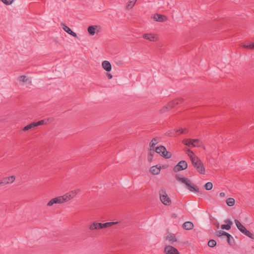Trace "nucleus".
Instances as JSON below:
<instances>
[{
    "mask_svg": "<svg viewBox=\"0 0 254 254\" xmlns=\"http://www.w3.org/2000/svg\"><path fill=\"white\" fill-rule=\"evenodd\" d=\"M118 223V222H108L105 223H102L94 222L89 226V229L91 231L102 229L112 227Z\"/></svg>",
    "mask_w": 254,
    "mask_h": 254,
    "instance_id": "7ed1b4c3",
    "label": "nucleus"
},
{
    "mask_svg": "<svg viewBox=\"0 0 254 254\" xmlns=\"http://www.w3.org/2000/svg\"><path fill=\"white\" fill-rule=\"evenodd\" d=\"M164 253L165 254H180L179 252L176 248L170 245L165 246Z\"/></svg>",
    "mask_w": 254,
    "mask_h": 254,
    "instance_id": "9b49d317",
    "label": "nucleus"
},
{
    "mask_svg": "<svg viewBox=\"0 0 254 254\" xmlns=\"http://www.w3.org/2000/svg\"><path fill=\"white\" fill-rule=\"evenodd\" d=\"M184 101V99L182 98L175 99L170 102H169L168 104H169V108L171 109L175 107L176 106L180 105L182 104Z\"/></svg>",
    "mask_w": 254,
    "mask_h": 254,
    "instance_id": "f8f14e48",
    "label": "nucleus"
},
{
    "mask_svg": "<svg viewBox=\"0 0 254 254\" xmlns=\"http://www.w3.org/2000/svg\"><path fill=\"white\" fill-rule=\"evenodd\" d=\"M102 65L103 68L107 72H110L111 70L112 65L109 61H103L102 62Z\"/></svg>",
    "mask_w": 254,
    "mask_h": 254,
    "instance_id": "f3484780",
    "label": "nucleus"
},
{
    "mask_svg": "<svg viewBox=\"0 0 254 254\" xmlns=\"http://www.w3.org/2000/svg\"><path fill=\"white\" fill-rule=\"evenodd\" d=\"M66 196H60L52 198L48 202L47 206H51L54 204L62 203L64 202H65L66 200Z\"/></svg>",
    "mask_w": 254,
    "mask_h": 254,
    "instance_id": "423d86ee",
    "label": "nucleus"
},
{
    "mask_svg": "<svg viewBox=\"0 0 254 254\" xmlns=\"http://www.w3.org/2000/svg\"><path fill=\"white\" fill-rule=\"evenodd\" d=\"M18 80L20 82H25L28 80V78L25 75H21L19 76Z\"/></svg>",
    "mask_w": 254,
    "mask_h": 254,
    "instance_id": "f704fd0d",
    "label": "nucleus"
},
{
    "mask_svg": "<svg viewBox=\"0 0 254 254\" xmlns=\"http://www.w3.org/2000/svg\"><path fill=\"white\" fill-rule=\"evenodd\" d=\"M165 150V147L163 145H160L159 146L155 148V151L160 155V154H162L163 152L164 153V150Z\"/></svg>",
    "mask_w": 254,
    "mask_h": 254,
    "instance_id": "a878e982",
    "label": "nucleus"
},
{
    "mask_svg": "<svg viewBox=\"0 0 254 254\" xmlns=\"http://www.w3.org/2000/svg\"><path fill=\"white\" fill-rule=\"evenodd\" d=\"M61 25L62 26V28L64 29V30L67 32L68 34L74 37H77V34L75 32L72 31L71 30V29L68 26H67L65 24H64V23H62Z\"/></svg>",
    "mask_w": 254,
    "mask_h": 254,
    "instance_id": "ddd939ff",
    "label": "nucleus"
},
{
    "mask_svg": "<svg viewBox=\"0 0 254 254\" xmlns=\"http://www.w3.org/2000/svg\"><path fill=\"white\" fill-rule=\"evenodd\" d=\"M46 124V121L45 120H41L37 122H32L28 125L25 126L22 130L24 131L28 130L29 129H32L35 127H37L39 126L44 125Z\"/></svg>",
    "mask_w": 254,
    "mask_h": 254,
    "instance_id": "39448f33",
    "label": "nucleus"
},
{
    "mask_svg": "<svg viewBox=\"0 0 254 254\" xmlns=\"http://www.w3.org/2000/svg\"><path fill=\"white\" fill-rule=\"evenodd\" d=\"M183 227L184 229L190 230L193 228V224L190 221H187L183 224Z\"/></svg>",
    "mask_w": 254,
    "mask_h": 254,
    "instance_id": "aec40b11",
    "label": "nucleus"
},
{
    "mask_svg": "<svg viewBox=\"0 0 254 254\" xmlns=\"http://www.w3.org/2000/svg\"><path fill=\"white\" fill-rule=\"evenodd\" d=\"M100 32V30H97V31H96V32H97V33H98V32Z\"/></svg>",
    "mask_w": 254,
    "mask_h": 254,
    "instance_id": "49530a36",
    "label": "nucleus"
},
{
    "mask_svg": "<svg viewBox=\"0 0 254 254\" xmlns=\"http://www.w3.org/2000/svg\"><path fill=\"white\" fill-rule=\"evenodd\" d=\"M160 155L166 159H169L172 157V154L170 152L167 151L165 148L164 153L163 152L162 154H160Z\"/></svg>",
    "mask_w": 254,
    "mask_h": 254,
    "instance_id": "5701e85b",
    "label": "nucleus"
},
{
    "mask_svg": "<svg viewBox=\"0 0 254 254\" xmlns=\"http://www.w3.org/2000/svg\"><path fill=\"white\" fill-rule=\"evenodd\" d=\"M207 245L209 247L213 248L216 246V242L214 240L211 239L208 242Z\"/></svg>",
    "mask_w": 254,
    "mask_h": 254,
    "instance_id": "473e14b6",
    "label": "nucleus"
},
{
    "mask_svg": "<svg viewBox=\"0 0 254 254\" xmlns=\"http://www.w3.org/2000/svg\"><path fill=\"white\" fill-rule=\"evenodd\" d=\"M176 180L182 183L185 184L187 188L191 192H199V189L197 186L191 183L190 181L188 178L181 177L179 174H176L175 176Z\"/></svg>",
    "mask_w": 254,
    "mask_h": 254,
    "instance_id": "f257e3e1",
    "label": "nucleus"
},
{
    "mask_svg": "<svg viewBox=\"0 0 254 254\" xmlns=\"http://www.w3.org/2000/svg\"><path fill=\"white\" fill-rule=\"evenodd\" d=\"M226 203L229 206H232L234 205L235 200L233 198L229 197L226 199Z\"/></svg>",
    "mask_w": 254,
    "mask_h": 254,
    "instance_id": "bb28decb",
    "label": "nucleus"
},
{
    "mask_svg": "<svg viewBox=\"0 0 254 254\" xmlns=\"http://www.w3.org/2000/svg\"><path fill=\"white\" fill-rule=\"evenodd\" d=\"M154 151H153L152 152H150L148 154V157H147V159H148V161L150 162L152 161V159H153V154H154Z\"/></svg>",
    "mask_w": 254,
    "mask_h": 254,
    "instance_id": "c9c22d12",
    "label": "nucleus"
},
{
    "mask_svg": "<svg viewBox=\"0 0 254 254\" xmlns=\"http://www.w3.org/2000/svg\"><path fill=\"white\" fill-rule=\"evenodd\" d=\"M166 239L169 240L170 241H172L173 242H177V239L174 235L169 234V235L167 236L166 237Z\"/></svg>",
    "mask_w": 254,
    "mask_h": 254,
    "instance_id": "2f4dec72",
    "label": "nucleus"
},
{
    "mask_svg": "<svg viewBox=\"0 0 254 254\" xmlns=\"http://www.w3.org/2000/svg\"><path fill=\"white\" fill-rule=\"evenodd\" d=\"M186 153L188 154V155L189 157H190V155H191L192 156H195V155H194V153H193V151H191V150H190V149H188L186 150Z\"/></svg>",
    "mask_w": 254,
    "mask_h": 254,
    "instance_id": "4c0bfd02",
    "label": "nucleus"
},
{
    "mask_svg": "<svg viewBox=\"0 0 254 254\" xmlns=\"http://www.w3.org/2000/svg\"><path fill=\"white\" fill-rule=\"evenodd\" d=\"M171 109L169 108V104H167L166 106L163 107L160 110V113H164Z\"/></svg>",
    "mask_w": 254,
    "mask_h": 254,
    "instance_id": "c756f323",
    "label": "nucleus"
},
{
    "mask_svg": "<svg viewBox=\"0 0 254 254\" xmlns=\"http://www.w3.org/2000/svg\"><path fill=\"white\" fill-rule=\"evenodd\" d=\"M224 222L226 224H222L221 226V228L222 230H229L231 229V226L233 225V222L229 219H226L224 220Z\"/></svg>",
    "mask_w": 254,
    "mask_h": 254,
    "instance_id": "dca6fc26",
    "label": "nucleus"
},
{
    "mask_svg": "<svg viewBox=\"0 0 254 254\" xmlns=\"http://www.w3.org/2000/svg\"><path fill=\"white\" fill-rule=\"evenodd\" d=\"M161 167H158V165L152 166L150 168V172L153 175H158L160 173Z\"/></svg>",
    "mask_w": 254,
    "mask_h": 254,
    "instance_id": "6ab92c4d",
    "label": "nucleus"
},
{
    "mask_svg": "<svg viewBox=\"0 0 254 254\" xmlns=\"http://www.w3.org/2000/svg\"><path fill=\"white\" fill-rule=\"evenodd\" d=\"M246 236H248L250 238L254 240V235L249 230H248L247 229L244 231V232L243 233Z\"/></svg>",
    "mask_w": 254,
    "mask_h": 254,
    "instance_id": "c85d7f7f",
    "label": "nucleus"
},
{
    "mask_svg": "<svg viewBox=\"0 0 254 254\" xmlns=\"http://www.w3.org/2000/svg\"><path fill=\"white\" fill-rule=\"evenodd\" d=\"M15 180L14 176H11L2 178L0 180V187L4 186L7 184L13 183Z\"/></svg>",
    "mask_w": 254,
    "mask_h": 254,
    "instance_id": "9d476101",
    "label": "nucleus"
},
{
    "mask_svg": "<svg viewBox=\"0 0 254 254\" xmlns=\"http://www.w3.org/2000/svg\"><path fill=\"white\" fill-rule=\"evenodd\" d=\"M136 1L137 0H129L126 6V8L127 9L132 8L134 6Z\"/></svg>",
    "mask_w": 254,
    "mask_h": 254,
    "instance_id": "393cba45",
    "label": "nucleus"
},
{
    "mask_svg": "<svg viewBox=\"0 0 254 254\" xmlns=\"http://www.w3.org/2000/svg\"><path fill=\"white\" fill-rule=\"evenodd\" d=\"M158 143V138L156 137L153 138L149 143V146L150 148H152L153 149L155 145ZM152 149L150 148V150Z\"/></svg>",
    "mask_w": 254,
    "mask_h": 254,
    "instance_id": "cd10ccee",
    "label": "nucleus"
},
{
    "mask_svg": "<svg viewBox=\"0 0 254 254\" xmlns=\"http://www.w3.org/2000/svg\"><path fill=\"white\" fill-rule=\"evenodd\" d=\"M223 231H221V230H220V231H217L216 232V236L217 237H221V233Z\"/></svg>",
    "mask_w": 254,
    "mask_h": 254,
    "instance_id": "ea45409f",
    "label": "nucleus"
},
{
    "mask_svg": "<svg viewBox=\"0 0 254 254\" xmlns=\"http://www.w3.org/2000/svg\"><path fill=\"white\" fill-rule=\"evenodd\" d=\"M98 26L97 25H91V26H88V28H87V31H88V33L90 35H94L95 33H96V30L97 29V28H98Z\"/></svg>",
    "mask_w": 254,
    "mask_h": 254,
    "instance_id": "412c9836",
    "label": "nucleus"
},
{
    "mask_svg": "<svg viewBox=\"0 0 254 254\" xmlns=\"http://www.w3.org/2000/svg\"><path fill=\"white\" fill-rule=\"evenodd\" d=\"M188 167V164L186 161H180L173 168L174 172H178L186 169Z\"/></svg>",
    "mask_w": 254,
    "mask_h": 254,
    "instance_id": "0eeeda50",
    "label": "nucleus"
},
{
    "mask_svg": "<svg viewBox=\"0 0 254 254\" xmlns=\"http://www.w3.org/2000/svg\"><path fill=\"white\" fill-rule=\"evenodd\" d=\"M243 47L247 49L252 50L254 49V43H251L250 44H244Z\"/></svg>",
    "mask_w": 254,
    "mask_h": 254,
    "instance_id": "72a5a7b5",
    "label": "nucleus"
},
{
    "mask_svg": "<svg viewBox=\"0 0 254 254\" xmlns=\"http://www.w3.org/2000/svg\"><path fill=\"white\" fill-rule=\"evenodd\" d=\"M76 194V191H71L69 193H67L66 194L64 195L63 196H66V201L70 200V199L73 198Z\"/></svg>",
    "mask_w": 254,
    "mask_h": 254,
    "instance_id": "4be33fe9",
    "label": "nucleus"
},
{
    "mask_svg": "<svg viewBox=\"0 0 254 254\" xmlns=\"http://www.w3.org/2000/svg\"><path fill=\"white\" fill-rule=\"evenodd\" d=\"M229 235H230L229 233L226 232H225V231H222V233H221V237L222 236H225L226 237H227Z\"/></svg>",
    "mask_w": 254,
    "mask_h": 254,
    "instance_id": "58836bf2",
    "label": "nucleus"
},
{
    "mask_svg": "<svg viewBox=\"0 0 254 254\" xmlns=\"http://www.w3.org/2000/svg\"><path fill=\"white\" fill-rule=\"evenodd\" d=\"M235 223L238 230L242 233L244 232L246 228L237 219L235 220Z\"/></svg>",
    "mask_w": 254,
    "mask_h": 254,
    "instance_id": "a211bd4d",
    "label": "nucleus"
},
{
    "mask_svg": "<svg viewBox=\"0 0 254 254\" xmlns=\"http://www.w3.org/2000/svg\"><path fill=\"white\" fill-rule=\"evenodd\" d=\"M213 184L211 182H207L204 186V188L207 190H211Z\"/></svg>",
    "mask_w": 254,
    "mask_h": 254,
    "instance_id": "7c9ffc66",
    "label": "nucleus"
},
{
    "mask_svg": "<svg viewBox=\"0 0 254 254\" xmlns=\"http://www.w3.org/2000/svg\"><path fill=\"white\" fill-rule=\"evenodd\" d=\"M4 4L9 5L12 3L14 0H1Z\"/></svg>",
    "mask_w": 254,
    "mask_h": 254,
    "instance_id": "e433bc0d",
    "label": "nucleus"
},
{
    "mask_svg": "<svg viewBox=\"0 0 254 254\" xmlns=\"http://www.w3.org/2000/svg\"><path fill=\"white\" fill-rule=\"evenodd\" d=\"M143 38L150 41H156L157 40V37L154 34L147 33L143 35Z\"/></svg>",
    "mask_w": 254,
    "mask_h": 254,
    "instance_id": "2eb2a0df",
    "label": "nucleus"
},
{
    "mask_svg": "<svg viewBox=\"0 0 254 254\" xmlns=\"http://www.w3.org/2000/svg\"><path fill=\"white\" fill-rule=\"evenodd\" d=\"M107 76L109 79H111L113 77L112 75L108 72L107 73Z\"/></svg>",
    "mask_w": 254,
    "mask_h": 254,
    "instance_id": "a19ab883",
    "label": "nucleus"
},
{
    "mask_svg": "<svg viewBox=\"0 0 254 254\" xmlns=\"http://www.w3.org/2000/svg\"><path fill=\"white\" fill-rule=\"evenodd\" d=\"M161 202L165 205H170L172 203L170 198L168 196L164 188H162L159 192Z\"/></svg>",
    "mask_w": 254,
    "mask_h": 254,
    "instance_id": "20e7f679",
    "label": "nucleus"
},
{
    "mask_svg": "<svg viewBox=\"0 0 254 254\" xmlns=\"http://www.w3.org/2000/svg\"><path fill=\"white\" fill-rule=\"evenodd\" d=\"M227 242L229 245L232 246L235 244V241L233 237L230 234L227 237Z\"/></svg>",
    "mask_w": 254,
    "mask_h": 254,
    "instance_id": "b1692460",
    "label": "nucleus"
},
{
    "mask_svg": "<svg viewBox=\"0 0 254 254\" xmlns=\"http://www.w3.org/2000/svg\"><path fill=\"white\" fill-rule=\"evenodd\" d=\"M178 132H180V134H184L188 132V130L186 128H180L178 130L176 129H171L167 131L165 133V135L168 136L170 137L176 136L177 135V133Z\"/></svg>",
    "mask_w": 254,
    "mask_h": 254,
    "instance_id": "6e6552de",
    "label": "nucleus"
},
{
    "mask_svg": "<svg viewBox=\"0 0 254 254\" xmlns=\"http://www.w3.org/2000/svg\"><path fill=\"white\" fill-rule=\"evenodd\" d=\"M220 196L221 197H224L225 196V194L224 192H221L220 193Z\"/></svg>",
    "mask_w": 254,
    "mask_h": 254,
    "instance_id": "37998d69",
    "label": "nucleus"
},
{
    "mask_svg": "<svg viewBox=\"0 0 254 254\" xmlns=\"http://www.w3.org/2000/svg\"><path fill=\"white\" fill-rule=\"evenodd\" d=\"M194 143H195V144H200V142H199V143H197V142H195Z\"/></svg>",
    "mask_w": 254,
    "mask_h": 254,
    "instance_id": "a18cd8bd",
    "label": "nucleus"
},
{
    "mask_svg": "<svg viewBox=\"0 0 254 254\" xmlns=\"http://www.w3.org/2000/svg\"><path fill=\"white\" fill-rule=\"evenodd\" d=\"M171 217L173 218H176L177 217V215L176 213H173L171 215Z\"/></svg>",
    "mask_w": 254,
    "mask_h": 254,
    "instance_id": "79ce46f5",
    "label": "nucleus"
},
{
    "mask_svg": "<svg viewBox=\"0 0 254 254\" xmlns=\"http://www.w3.org/2000/svg\"><path fill=\"white\" fill-rule=\"evenodd\" d=\"M190 158L193 166L201 174H205V168L201 160L197 156L190 155Z\"/></svg>",
    "mask_w": 254,
    "mask_h": 254,
    "instance_id": "f03ea898",
    "label": "nucleus"
},
{
    "mask_svg": "<svg viewBox=\"0 0 254 254\" xmlns=\"http://www.w3.org/2000/svg\"><path fill=\"white\" fill-rule=\"evenodd\" d=\"M216 227H217V229H218L219 228V223H217L216 224Z\"/></svg>",
    "mask_w": 254,
    "mask_h": 254,
    "instance_id": "c03bdc74",
    "label": "nucleus"
},
{
    "mask_svg": "<svg viewBox=\"0 0 254 254\" xmlns=\"http://www.w3.org/2000/svg\"><path fill=\"white\" fill-rule=\"evenodd\" d=\"M153 18L156 21L158 22H165L167 20V17L164 15L156 13L154 15Z\"/></svg>",
    "mask_w": 254,
    "mask_h": 254,
    "instance_id": "4468645a",
    "label": "nucleus"
},
{
    "mask_svg": "<svg viewBox=\"0 0 254 254\" xmlns=\"http://www.w3.org/2000/svg\"><path fill=\"white\" fill-rule=\"evenodd\" d=\"M195 142H197V143L199 142V140L198 139H184L183 140V143L184 144L188 146V147H200V144H195Z\"/></svg>",
    "mask_w": 254,
    "mask_h": 254,
    "instance_id": "1a4fd4ad",
    "label": "nucleus"
}]
</instances>
